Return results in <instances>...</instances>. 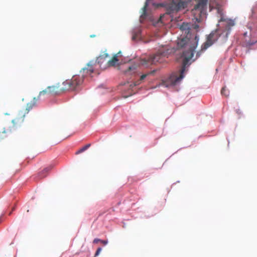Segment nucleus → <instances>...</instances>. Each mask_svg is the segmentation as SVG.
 Wrapping results in <instances>:
<instances>
[{
  "instance_id": "3",
  "label": "nucleus",
  "mask_w": 257,
  "mask_h": 257,
  "mask_svg": "<svg viewBox=\"0 0 257 257\" xmlns=\"http://www.w3.org/2000/svg\"><path fill=\"white\" fill-rule=\"evenodd\" d=\"M167 54V52L159 50L155 54L142 59L141 63L143 65H149L155 64L157 62L162 63Z\"/></svg>"
},
{
  "instance_id": "11",
  "label": "nucleus",
  "mask_w": 257,
  "mask_h": 257,
  "mask_svg": "<svg viewBox=\"0 0 257 257\" xmlns=\"http://www.w3.org/2000/svg\"><path fill=\"white\" fill-rule=\"evenodd\" d=\"M219 23L220 22H224L225 29L226 30H229L230 27L234 26V21L230 19H225L223 16H222L220 19L218 21Z\"/></svg>"
},
{
  "instance_id": "26",
  "label": "nucleus",
  "mask_w": 257,
  "mask_h": 257,
  "mask_svg": "<svg viewBox=\"0 0 257 257\" xmlns=\"http://www.w3.org/2000/svg\"><path fill=\"white\" fill-rule=\"evenodd\" d=\"M15 210V208L13 207V209H12V210L14 211Z\"/></svg>"
},
{
  "instance_id": "1",
  "label": "nucleus",
  "mask_w": 257,
  "mask_h": 257,
  "mask_svg": "<svg viewBox=\"0 0 257 257\" xmlns=\"http://www.w3.org/2000/svg\"><path fill=\"white\" fill-rule=\"evenodd\" d=\"M180 29L186 34L185 38L178 40L177 46L179 48H184L182 57L183 58L182 66L179 72L172 73L169 78L164 82L166 87L174 86L180 82L184 78V73L186 71V67L189 65V61L193 56V52L198 45L199 37L196 33H190L189 25L187 23H183L180 27Z\"/></svg>"
},
{
  "instance_id": "13",
  "label": "nucleus",
  "mask_w": 257,
  "mask_h": 257,
  "mask_svg": "<svg viewBox=\"0 0 257 257\" xmlns=\"http://www.w3.org/2000/svg\"><path fill=\"white\" fill-rule=\"evenodd\" d=\"M120 52H118L113 56L111 59L107 61L106 65L108 67L114 66L118 62L119 60L117 57L120 54Z\"/></svg>"
},
{
  "instance_id": "10",
  "label": "nucleus",
  "mask_w": 257,
  "mask_h": 257,
  "mask_svg": "<svg viewBox=\"0 0 257 257\" xmlns=\"http://www.w3.org/2000/svg\"><path fill=\"white\" fill-rule=\"evenodd\" d=\"M94 72L93 64L92 61L89 62L87 64V67L82 69L81 73H82V76L83 77L89 74H91Z\"/></svg>"
},
{
  "instance_id": "23",
  "label": "nucleus",
  "mask_w": 257,
  "mask_h": 257,
  "mask_svg": "<svg viewBox=\"0 0 257 257\" xmlns=\"http://www.w3.org/2000/svg\"><path fill=\"white\" fill-rule=\"evenodd\" d=\"M101 242L105 245L108 242L107 240H101Z\"/></svg>"
},
{
  "instance_id": "19",
  "label": "nucleus",
  "mask_w": 257,
  "mask_h": 257,
  "mask_svg": "<svg viewBox=\"0 0 257 257\" xmlns=\"http://www.w3.org/2000/svg\"><path fill=\"white\" fill-rule=\"evenodd\" d=\"M140 33V30H138V31L137 32L133 34V35L132 39L133 40H135L137 38V37H138V35H139Z\"/></svg>"
},
{
  "instance_id": "5",
  "label": "nucleus",
  "mask_w": 257,
  "mask_h": 257,
  "mask_svg": "<svg viewBox=\"0 0 257 257\" xmlns=\"http://www.w3.org/2000/svg\"><path fill=\"white\" fill-rule=\"evenodd\" d=\"M66 91L64 85H62V84L58 83L52 86L47 87L44 90L41 91L39 92V95L36 98H39L42 95L46 94L51 95H58L61 93Z\"/></svg>"
},
{
  "instance_id": "15",
  "label": "nucleus",
  "mask_w": 257,
  "mask_h": 257,
  "mask_svg": "<svg viewBox=\"0 0 257 257\" xmlns=\"http://www.w3.org/2000/svg\"><path fill=\"white\" fill-rule=\"evenodd\" d=\"M148 7V3L146 2L145 6L142 9L143 13L140 16L141 21L145 19L147 16V9Z\"/></svg>"
},
{
  "instance_id": "20",
  "label": "nucleus",
  "mask_w": 257,
  "mask_h": 257,
  "mask_svg": "<svg viewBox=\"0 0 257 257\" xmlns=\"http://www.w3.org/2000/svg\"><path fill=\"white\" fill-rule=\"evenodd\" d=\"M6 135L4 132H0V142L5 139Z\"/></svg>"
},
{
  "instance_id": "2",
  "label": "nucleus",
  "mask_w": 257,
  "mask_h": 257,
  "mask_svg": "<svg viewBox=\"0 0 257 257\" xmlns=\"http://www.w3.org/2000/svg\"><path fill=\"white\" fill-rule=\"evenodd\" d=\"M83 77L80 75L73 76L71 79H68L62 83L64 85L66 91L75 90L79 88L83 82Z\"/></svg>"
},
{
  "instance_id": "16",
  "label": "nucleus",
  "mask_w": 257,
  "mask_h": 257,
  "mask_svg": "<svg viewBox=\"0 0 257 257\" xmlns=\"http://www.w3.org/2000/svg\"><path fill=\"white\" fill-rule=\"evenodd\" d=\"M91 146V144H87L86 145H85V146H84L83 147H82V148H81L80 149H79V150H78L76 153H75V154L76 155H78V154H79L82 152H83L84 151H86L87 149H88Z\"/></svg>"
},
{
  "instance_id": "8",
  "label": "nucleus",
  "mask_w": 257,
  "mask_h": 257,
  "mask_svg": "<svg viewBox=\"0 0 257 257\" xmlns=\"http://www.w3.org/2000/svg\"><path fill=\"white\" fill-rule=\"evenodd\" d=\"M38 100L39 98H36V97H34L31 102L27 103V107L24 110L22 109L19 110L17 113V120L22 122L24 120L25 115L29 112L31 109L36 105Z\"/></svg>"
},
{
  "instance_id": "14",
  "label": "nucleus",
  "mask_w": 257,
  "mask_h": 257,
  "mask_svg": "<svg viewBox=\"0 0 257 257\" xmlns=\"http://www.w3.org/2000/svg\"><path fill=\"white\" fill-rule=\"evenodd\" d=\"M153 72H151L150 73H148L147 74H143L141 76L140 79L135 82H134L133 84H130V86L131 88H133V87L138 85L140 84H141L142 82H144V80L150 74H152Z\"/></svg>"
},
{
  "instance_id": "6",
  "label": "nucleus",
  "mask_w": 257,
  "mask_h": 257,
  "mask_svg": "<svg viewBox=\"0 0 257 257\" xmlns=\"http://www.w3.org/2000/svg\"><path fill=\"white\" fill-rule=\"evenodd\" d=\"M190 0H172L167 6V13L171 14L185 8Z\"/></svg>"
},
{
  "instance_id": "17",
  "label": "nucleus",
  "mask_w": 257,
  "mask_h": 257,
  "mask_svg": "<svg viewBox=\"0 0 257 257\" xmlns=\"http://www.w3.org/2000/svg\"><path fill=\"white\" fill-rule=\"evenodd\" d=\"M136 69V67L134 65H132L131 66H128L126 70L125 71V73H128L131 72V73H133L135 72V70Z\"/></svg>"
},
{
  "instance_id": "4",
  "label": "nucleus",
  "mask_w": 257,
  "mask_h": 257,
  "mask_svg": "<svg viewBox=\"0 0 257 257\" xmlns=\"http://www.w3.org/2000/svg\"><path fill=\"white\" fill-rule=\"evenodd\" d=\"M208 0H199L198 3L196 5L192 10V14L197 22H200L202 16L206 13Z\"/></svg>"
},
{
  "instance_id": "7",
  "label": "nucleus",
  "mask_w": 257,
  "mask_h": 257,
  "mask_svg": "<svg viewBox=\"0 0 257 257\" xmlns=\"http://www.w3.org/2000/svg\"><path fill=\"white\" fill-rule=\"evenodd\" d=\"M219 35L216 32L211 33L207 37L206 41L201 46V49L198 51L196 54V58L199 57L201 53L211 46L218 39Z\"/></svg>"
},
{
  "instance_id": "22",
  "label": "nucleus",
  "mask_w": 257,
  "mask_h": 257,
  "mask_svg": "<svg viewBox=\"0 0 257 257\" xmlns=\"http://www.w3.org/2000/svg\"><path fill=\"white\" fill-rule=\"evenodd\" d=\"M99 242H101V239L99 238H95L93 241L94 243H97Z\"/></svg>"
},
{
  "instance_id": "21",
  "label": "nucleus",
  "mask_w": 257,
  "mask_h": 257,
  "mask_svg": "<svg viewBox=\"0 0 257 257\" xmlns=\"http://www.w3.org/2000/svg\"><path fill=\"white\" fill-rule=\"evenodd\" d=\"M101 251V248L98 247L95 252V256H97L100 253Z\"/></svg>"
},
{
  "instance_id": "12",
  "label": "nucleus",
  "mask_w": 257,
  "mask_h": 257,
  "mask_svg": "<svg viewBox=\"0 0 257 257\" xmlns=\"http://www.w3.org/2000/svg\"><path fill=\"white\" fill-rule=\"evenodd\" d=\"M53 167L54 166L53 165H50L48 167L45 168L38 173L39 178L41 179L46 177L49 172L53 169Z\"/></svg>"
},
{
  "instance_id": "25",
  "label": "nucleus",
  "mask_w": 257,
  "mask_h": 257,
  "mask_svg": "<svg viewBox=\"0 0 257 257\" xmlns=\"http://www.w3.org/2000/svg\"><path fill=\"white\" fill-rule=\"evenodd\" d=\"M91 37H94V35H91L90 36Z\"/></svg>"
},
{
  "instance_id": "9",
  "label": "nucleus",
  "mask_w": 257,
  "mask_h": 257,
  "mask_svg": "<svg viewBox=\"0 0 257 257\" xmlns=\"http://www.w3.org/2000/svg\"><path fill=\"white\" fill-rule=\"evenodd\" d=\"M109 57V55L107 53L104 52L101 54L99 57L97 58L96 61L94 63V65H98L99 67L101 69H104L107 67L106 65L107 61L106 59Z\"/></svg>"
},
{
  "instance_id": "18",
  "label": "nucleus",
  "mask_w": 257,
  "mask_h": 257,
  "mask_svg": "<svg viewBox=\"0 0 257 257\" xmlns=\"http://www.w3.org/2000/svg\"><path fill=\"white\" fill-rule=\"evenodd\" d=\"M221 93L222 95H223L226 97H227L229 95V91L228 89H226L225 87L222 88Z\"/></svg>"
},
{
  "instance_id": "24",
  "label": "nucleus",
  "mask_w": 257,
  "mask_h": 257,
  "mask_svg": "<svg viewBox=\"0 0 257 257\" xmlns=\"http://www.w3.org/2000/svg\"><path fill=\"white\" fill-rule=\"evenodd\" d=\"M236 113H237L239 114H240L241 113V111H240L239 109H238V110H236Z\"/></svg>"
}]
</instances>
